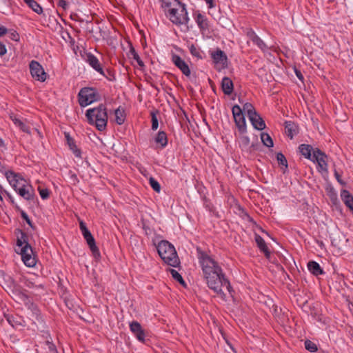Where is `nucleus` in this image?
<instances>
[{"label": "nucleus", "instance_id": "f257e3e1", "mask_svg": "<svg viewBox=\"0 0 353 353\" xmlns=\"http://www.w3.org/2000/svg\"><path fill=\"white\" fill-rule=\"evenodd\" d=\"M199 263L208 287L223 300L225 299L224 288L231 294L232 288L219 263L201 248H196Z\"/></svg>", "mask_w": 353, "mask_h": 353}, {"label": "nucleus", "instance_id": "f03ea898", "mask_svg": "<svg viewBox=\"0 0 353 353\" xmlns=\"http://www.w3.org/2000/svg\"><path fill=\"white\" fill-rule=\"evenodd\" d=\"M165 9V15L170 21L176 25L188 24L189 17L185 3L179 0H160Z\"/></svg>", "mask_w": 353, "mask_h": 353}, {"label": "nucleus", "instance_id": "7ed1b4c3", "mask_svg": "<svg viewBox=\"0 0 353 353\" xmlns=\"http://www.w3.org/2000/svg\"><path fill=\"white\" fill-rule=\"evenodd\" d=\"M85 117L88 123L94 125L99 131L106 129L108 116L105 105L101 103L97 108L87 110Z\"/></svg>", "mask_w": 353, "mask_h": 353}, {"label": "nucleus", "instance_id": "20e7f679", "mask_svg": "<svg viewBox=\"0 0 353 353\" xmlns=\"http://www.w3.org/2000/svg\"><path fill=\"white\" fill-rule=\"evenodd\" d=\"M158 254L165 263L172 267H178L180 260L174 247L168 241L163 240L157 245Z\"/></svg>", "mask_w": 353, "mask_h": 353}, {"label": "nucleus", "instance_id": "39448f33", "mask_svg": "<svg viewBox=\"0 0 353 353\" xmlns=\"http://www.w3.org/2000/svg\"><path fill=\"white\" fill-rule=\"evenodd\" d=\"M12 297L17 302L23 303L28 309L31 310L33 315L38 321H43L40 310L37 306L31 301L26 290L19 285H14L11 290Z\"/></svg>", "mask_w": 353, "mask_h": 353}, {"label": "nucleus", "instance_id": "423d86ee", "mask_svg": "<svg viewBox=\"0 0 353 353\" xmlns=\"http://www.w3.org/2000/svg\"><path fill=\"white\" fill-rule=\"evenodd\" d=\"M78 97L79 103L81 107H85L101 99V95L97 90L90 87L81 88L79 92Z\"/></svg>", "mask_w": 353, "mask_h": 353}, {"label": "nucleus", "instance_id": "0eeeda50", "mask_svg": "<svg viewBox=\"0 0 353 353\" xmlns=\"http://www.w3.org/2000/svg\"><path fill=\"white\" fill-rule=\"evenodd\" d=\"M310 161L316 164V169L321 174H327V156L325 152L310 146Z\"/></svg>", "mask_w": 353, "mask_h": 353}, {"label": "nucleus", "instance_id": "6e6552de", "mask_svg": "<svg viewBox=\"0 0 353 353\" xmlns=\"http://www.w3.org/2000/svg\"><path fill=\"white\" fill-rule=\"evenodd\" d=\"M234 120L241 134L246 132V123L242 109L239 105H234L232 109Z\"/></svg>", "mask_w": 353, "mask_h": 353}, {"label": "nucleus", "instance_id": "1a4fd4ad", "mask_svg": "<svg viewBox=\"0 0 353 353\" xmlns=\"http://www.w3.org/2000/svg\"><path fill=\"white\" fill-rule=\"evenodd\" d=\"M211 57L217 70L220 71L228 68V57L221 49L217 48L215 51L212 52Z\"/></svg>", "mask_w": 353, "mask_h": 353}, {"label": "nucleus", "instance_id": "9d476101", "mask_svg": "<svg viewBox=\"0 0 353 353\" xmlns=\"http://www.w3.org/2000/svg\"><path fill=\"white\" fill-rule=\"evenodd\" d=\"M30 74L34 79L44 82L47 79V74L42 65L37 61L32 60L29 64Z\"/></svg>", "mask_w": 353, "mask_h": 353}, {"label": "nucleus", "instance_id": "9b49d317", "mask_svg": "<svg viewBox=\"0 0 353 353\" xmlns=\"http://www.w3.org/2000/svg\"><path fill=\"white\" fill-rule=\"evenodd\" d=\"M22 261L28 267H34L37 263L36 256L30 245H24L20 250Z\"/></svg>", "mask_w": 353, "mask_h": 353}, {"label": "nucleus", "instance_id": "f8f14e48", "mask_svg": "<svg viewBox=\"0 0 353 353\" xmlns=\"http://www.w3.org/2000/svg\"><path fill=\"white\" fill-rule=\"evenodd\" d=\"M239 145L242 150L248 153H252L259 150L260 148V143L258 142L257 139L256 142L250 143V138L246 135H242L240 137Z\"/></svg>", "mask_w": 353, "mask_h": 353}, {"label": "nucleus", "instance_id": "ddd939ff", "mask_svg": "<svg viewBox=\"0 0 353 353\" xmlns=\"http://www.w3.org/2000/svg\"><path fill=\"white\" fill-rule=\"evenodd\" d=\"M6 176L15 191L27 183V181L23 178L12 171L6 172Z\"/></svg>", "mask_w": 353, "mask_h": 353}, {"label": "nucleus", "instance_id": "4468645a", "mask_svg": "<svg viewBox=\"0 0 353 353\" xmlns=\"http://www.w3.org/2000/svg\"><path fill=\"white\" fill-rule=\"evenodd\" d=\"M172 61L177 67L181 72L186 77H190L191 74L190 69L188 63L177 54H173L172 56Z\"/></svg>", "mask_w": 353, "mask_h": 353}, {"label": "nucleus", "instance_id": "2eb2a0df", "mask_svg": "<svg viewBox=\"0 0 353 353\" xmlns=\"http://www.w3.org/2000/svg\"><path fill=\"white\" fill-rule=\"evenodd\" d=\"M245 34L247 37L256 44L261 50L265 51L268 50V46L255 33L252 28H246Z\"/></svg>", "mask_w": 353, "mask_h": 353}, {"label": "nucleus", "instance_id": "dca6fc26", "mask_svg": "<svg viewBox=\"0 0 353 353\" xmlns=\"http://www.w3.org/2000/svg\"><path fill=\"white\" fill-rule=\"evenodd\" d=\"M85 61L98 73H103V66L98 58L93 54L88 52L85 54Z\"/></svg>", "mask_w": 353, "mask_h": 353}, {"label": "nucleus", "instance_id": "f3484780", "mask_svg": "<svg viewBox=\"0 0 353 353\" xmlns=\"http://www.w3.org/2000/svg\"><path fill=\"white\" fill-rule=\"evenodd\" d=\"M130 329L139 341L144 342L145 337V332L139 322L132 321L130 323Z\"/></svg>", "mask_w": 353, "mask_h": 353}, {"label": "nucleus", "instance_id": "a211bd4d", "mask_svg": "<svg viewBox=\"0 0 353 353\" xmlns=\"http://www.w3.org/2000/svg\"><path fill=\"white\" fill-rule=\"evenodd\" d=\"M16 192L26 200L30 201L34 199V191L31 185L26 184L23 187L18 188Z\"/></svg>", "mask_w": 353, "mask_h": 353}, {"label": "nucleus", "instance_id": "6ab92c4d", "mask_svg": "<svg viewBox=\"0 0 353 353\" xmlns=\"http://www.w3.org/2000/svg\"><path fill=\"white\" fill-rule=\"evenodd\" d=\"M248 118L254 128L258 130H262L265 128L264 120L257 112L254 113L253 115H249Z\"/></svg>", "mask_w": 353, "mask_h": 353}, {"label": "nucleus", "instance_id": "aec40b11", "mask_svg": "<svg viewBox=\"0 0 353 353\" xmlns=\"http://www.w3.org/2000/svg\"><path fill=\"white\" fill-rule=\"evenodd\" d=\"M221 89L226 95H230L234 90V84L230 78L224 77L221 81Z\"/></svg>", "mask_w": 353, "mask_h": 353}, {"label": "nucleus", "instance_id": "412c9836", "mask_svg": "<svg viewBox=\"0 0 353 353\" xmlns=\"http://www.w3.org/2000/svg\"><path fill=\"white\" fill-rule=\"evenodd\" d=\"M285 132L291 139L298 133L297 125L291 121L285 122Z\"/></svg>", "mask_w": 353, "mask_h": 353}, {"label": "nucleus", "instance_id": "4be33fe9", "mask_svg": "<svg viewBox=\"0 0 353 353\" xmlns=\"http://www.w3.org/2000/svg\"><path fill=\"white\" fill-rule=\"evenodd\" d=\"M67 144L69 146L70 149L72 151L73 154L77 157H81V150L77 148L76 145L75 141L73 138H72L68 132L64 133Z\"/></svg>", "mask_w": 353, "mask_h": 353}, {"label": "nucleus", "instance_id": "5701e85b", "mask_svg": "<svg viewBox=\"0 0 353 353\" xmlns=\"http://www.w3.org/2000/svg\"><path fill=\"white\" fill-rule=\"evenodd\" d=\"M255 241H256L259 250L265 254V256L267 258H270V252L269 251V249H268L264 239L259 234H255Z\"/></svg>", "mask_w": 353, "mask_h": 353}, {"label": "nucleus", "instance_id": "b1692460", "mask_svg": "<svg viewBox=\"0 0 353 353\" xmlns=\"http://www.w3.org/2000/svg\"><path fill=\"white\" fill-rule=\"evenodd\" d=\"M341 197L346 206L353 211V196L350 192L346 190H342Z\"/></svg>", "mask_w": 353, "mask_h": 353}, {"label": "nucleus", "instance_id": "393cba45", "mask_svg": "<svg viewBox=\"0 0 353 353\" xmlns=\"http://www.w3.org/2000/svg\"><path fill=\"white\" fill-rule=\"evenodd\" d=\"M17 245L21 248L24 245H30L28 243V237L27 234L21 230H18Z\"/></svg>", "mask_w": 353, "mask_h": 353}, {"label": "nucleus", "instance_id": "a878e982", "mask_svg": "<svg viewBox=\"0 0 353 353\" xmlns=\"http://www.w3.org/2000/svg\"><path fill=\"white\" fill-rule=\"evenodd\" d=\"M157 144H159L161 148H164L168 144L167 134L164 131H159L154 138Z\"/></svg>", "mask_w": 353, "mask_h": 353}, {"label": "nucleus", "instance_id": "bb28decb", "mask_svg": "<svg viewBox=\"0 0 353 353\" xmlns=\"http://www.w3.org/2000/svg\"><path fill=\"white\" fill-rule=\"evenodd\" d=\"M85 240L94 258H99L101 256L99 248L96 245L95 240L93 236H90V238H88Z\"/></svg>", "mask_w": 353, "mask_h": 353}, {"label": "nucleus", "instance_id": "cd10ccee", "mask_svg": "<svg viewBox=\"0 0 353 353\" xmlns=\"http://www.w3.org/2000/svg\"><path fill=\"white\" fill-rule=\"evenodd\" d=\"M195 21L201 30L208 29V19L202 14L198 13L195 17Z\"/></svg>", "mask_w": 353, "mask_h": 353}, {"label": "nucleus", "instance_id": "c85d7f7f", "mask_svg": "<svg viewBox=\"0 0 353 353\" xmlns=\"http://www.w3.org/2000/svg\"><path fill=\"white\" fill-rule=\"evenodd\" d=\"M310 273L317 276L324 274L325 272L317 262L310 261Z\"/></svg>", "mask_w": 353, "mask_h": 353}, {"label": "nucleus", "instance_id": "c756f323", "mask_svg": "<svg viewBox=\"0 0 353 353\" xmlns=\"http://www.w3.org/2000/svg\"><path fill=\"white\" fill-rule=\"evenodd\" d=\"M23 1L37 14H41L43 13L42 7L34 0H23Z\"/></svg>", "mask_w": 353, "mask_h": 353}, {"label": "nucleus", "instance_id": "7c9ffc66", "mask_svg": "<svg viewBox=\"0 0 353 353\" xmlns=\"http://www.w3.org/2000/svg\"><path fill=\"white\" fill-rule=\"evenodd\" d=\"M115 114V122L118 125H122L125 119V112L123 109H121L120 107H119L117 109L114 111Z\"/></svg>", "mask_w": 353, "mask_h": 353}, {"label": "nucleus", "instance_id": "2f4dec72", "mask_svg": "<svg viewBox=\"0 0 353 353\" xmlns=\"http://www.w3.org/2000/svg\"><path fill=\"white\" fill-rule=\"evenodd\" d=\"M10 119L12 122L18 126L23 132L29 133V128L19 119H18L15 115L11 114L10 116Z\"/></svg>", "mask_w": 353, "mask_h": 353}, {"label": "nucleus", "instance_id": "473e14b6", "mask_svg": "<svg viewBox=\"0 0 353 353\" xmlns=\"http://www.w3.org/2000/svg\"><path fill=\"white\" fill-rule=\"evenodd\" d=\"M99 74L110 81H114L116 80L115 72L114 70L110 68H108L105 70L103 68V73Z\"/></svg>", "mask_w": 353, "mask_h": 353}, {"label": "nucleus", "instance_id": "72a5a7b5", "mask_svg": "<svg viewBox=\"0 0 353 353\" xmlns=\"http://www.w3.org/2000/svg\"><path fill=\"white\" fill-rule=\"evenodd\" d=\"M170 274H172V278L178 281L180 284H181L183 287H186V283L183 280L182 276L175 270L169 269Z\"/></svg>", "mask_w": 353, "mask_h": 353}, {"label": "nucleus", "instance_id": "f704fd0d", "mask_svg": "<svg viewBox=\"0 0 353 353\" xmlns=\"http://www.w3.org/2000/svg\"><path fill=\"white\" fill-rule=\"evenodd\" d=\"M261 139L264 145L268 148L273 147V141L268 134L264 132L261 133Z\"/></svg>", "mask_w": 353, "mask_h": 353}, {"label": "nucleus", "instance_id": "c9c22d12", "mask_svg": "<svg viewBox=\"0 0 353 353\" xmlns=\"http://www.w3.org/2000/svg\"><path fill=\"white\" fill-rule=\"evenodd\" d=\"M129 54L130 55H132V58L136 60V61L137 62L138 65L140 66V67H144L145 65H144V63L143 61L141 59L139 55L138 54V53L136 52L135 49L134 48L133 46H130V51H129Z\"/></svg>", "mask_w": 353, "mask_h": 353}, {"label": "nucleus", "instance_id": "e433bc0d", "mask_svg": "<svg viewBox=\"0 0 353 353\" xmlns=\"http://www.w3.org/2000/svg\"><path fill=\"white\" fill-rule=\"evenodd\" d=\"M6 319L12 327H14L15 325H22V319H21V317L14 316L12 315H8L6 316Z\"/></svg>", "mask_w": 353, "mask_h": 353}, {"label": "nucleus", "instance_id": "4c0bfd02", "mask_svg": "<svg viewBox=\"0 0 353 353\" xmlns=\"http://www.w3.org/2000/svg\"><path fill=\"white\" fill-rule=\"evenodd\" d=\"M243 110L247 112L248 117H249V115H253L256 112L254 107L250 103H245L243 107L242 111Z\"/></svg>", "mask_w": 353, "mask_h": 353}, {"label": "nucleus", "instance_id": "58836bf2", "mask_svg": "<svg viewBox=\"0 0 353 353\" xmlns=\"http://www.w3.org/2000/svg\"><path fill=\"white\" fill-rule=\"evenodd\" d=\"M299 152L305 159H309V145L308 144L300 145L299 147Z\"/></svg>", "mask_w": 353, "mask_h": 353}, {"label": "nucleus", "instance_id": "ea45409f", "mask_svg": "<svg viewBox=\"0 0 353 353\" xmlns=\"http://www.w3.org/2000/svg\"><path fill=\"white\" fill-rule=\"evenodd\" d=\"M24 285L26 287L28 288H41L42 290L44 289L43 285L42 284H36L34 282L31 281L29 279H24Z\"/></svg>", "mask_w": 353, "mask_h": 353}, {"label": "nucleus", "instance_id": "a19ab883", "mask_svg": "<svg viewBox=\"0 0 353 353\" xmlns=\"http://www.w3.org/2000/svg\"><path fill=\"white\" fill-rule=\"evenodd\" d=\"M158 111H152L150 113L151 115V120H152V130H156L158 128L159 126V121L157 117V114L158 113Z\"/></svg>", "mask_w": 353, "mask_h": 353}, {"label": "nucleus", "instance_id": "79ce46f5", "mask_svg": "<svg viewBox=\"0 0 353 353\" xmlns=\"http://www.w3.org/2000/svg\"><path fill=\"white\" fill-rule=\"evenodd\" d=\"M276 159L279 164L285 166V168H288V161L283 153L278 152L276 154Z\"/></svg>", "mask_w": 353, "mask_h": 353}, {"label": "nucleus", "instance_id": "37998d69", "mask_svg": "<svg viewBox=\"0 0 353 353\" xmlns=\"http://www.w3.org/2000/svg\"><path fill=\"white\" fill-rule=\"evenodd\" d=\"M190 52L193 57L199 59L202 58L200 49L193 44L190 47Z\"/></svg>", "mask_w": 353, "mask_h": 353}, {"label": "nucleus", "instance_id": "c03bdc74", "mask_svg": "<svg viewBox=\"0 0 353 353\" xmlns=\"http://www.w3.org/2000/svg\"><path fill=\"white\" fill-rule=\"evenodd\" d=\"M149 183L155 192H160L161 185H160L159 183L157 180H155L153 177L150 178Z\"/></svg>", "mask_w": 353, "mask_h": 353}, {"label": "nucleus", "instance_id": "a18cd8bd", "mask_svg": "<svg viewBox=\"0 0 353 353\" xmlns=\"http://www.w3.org/2000/svg\"><path fill=\"white\" fill-rule=\"evenodd\" d=\"M46 345L48 347V353H58L55 345L52 341L47 340L46 341Z\"/></svg>", "mask_w": 353, "mask_h": 353}, {"label": "nucleus", "instance_id": "49530a36", "mask_svg": "<svg viewBox=\"0 0 353 353\" xmlns=\"http://www.w3.org/2000/svg\"><path fill=\"white\" fill-rule=\"evenodd\" d=\"M9 34V38L13 41H19L20 37L18 32L14 30H8V32Z\"/></svg>", "mask_w": 353, "mask_h": 353}, {"label": "nucleus", "instance_id": "de8ad7c7", "mask_svg": "<svg viewBox=\"0 0 353 353\" xmlns=\"http://www.w3.org/2000/svg\"><path fill=\"white\" fill-rule=\"evenodd\" d=\"M39 194L43 199H47L50 196V191L47 188H39Z\"/></svg>", "mask_w": 353, "mask_h": 353}, {"label": "nucleus", "instance_id": "09e8293b", "mask_svg": "<svg viewBox=\"0 0 353 353\" xmlns=\"http://www.w3.org/2000/svg\"><path fill=\"white\" fill-rule=\"evenodd\" d=\"M21 216L26 221V222L32 228H34L32 221L30 219L28 215L23 210H21Z\"/></svg>", "mask_w": 353, "mask_h": 353}, {"label": "nucleus", "instance_id": "8fccbe9b", "mask_svg": "<svg viewBox=\"0 0 353 353\" xmlns=\"http://www.w3.org/2000/svg\"><path fill=\"white\" fill-rule=\"evenodd\" d=\"M57 6L62 8L63 10H66L69 7V3L65 0H59Z\"/></svg>", "mask_w": 353, "mask_h": 353}, {"label": "nucleus", "instance_id": "3c124183", "mask_svg": "<svg viewBox=\"0 0 353 353\" xmlns=\"http://www.w3.org/2000/svg\"><path fill=\"white\" fill-rule=\"evenodd\" d=\"M79 228H80V230H81L82 234L89 231V230L86 227L85 223L82 221H81L79 223Z\"/></svg>", "mask_w": 353, "mask_h": 353}, {"label": "nucleus", "instance_id": "603ef678", "mask_svg": "<svg viewBox=\"0 0 353 353\" xmlns=\"http://www.w3.org/2000/svg\"><path fill=\"white\" fill-rule=\"evenodd\" d=\"M6 52L7 50L6 46L3 43L0 42V56L2 57L5 55Z\"/></svg>", "mask_w": 353, "mask_h": 353}, {"label": "nucleus", "instance_id": "864d4df0", "mask_svg": "<svg viewBox=\"0 0 353 353\" xmlns=\"http://www.w3.org/2000/svg\"><path fill=\"white\" fill-rule=\"evenodd\" d=\"M8 30L3 26H0V37L7 34Z\"/></svg>", "mask_w": 353, "mask_h": 353}, {"label": "nucleus", "instance_id": "5fc2aeb1", "mask_svg": "<svg viewBox=\"0 0 353 353\" xmlns=\"http://www.w3.org/2000/svg\"><path fill=\"white\" fill-rule=\"evenodd\" d=\"M334 176L339 183H340L341 184H343V185L345 184V183L342 181V179L341 178V175L339 174V172L336 170L334 171Z\"/></svg>", "mask_w": 353, "mask_h": 353}, {"label": "nucleus", "instance_id": "6e6d98bb", "mask_svg": "<svg viewBox=\"0 0 353 353\" xmlns=\"http://www.w3.org/2000/svg\"><path fill=\"white\" fill-rule=\"evenodd\" d=\"M318 350L317 345L315 343L310 342V352H315Z\"/></svg>", "mask_w": 353, "mask_h": 353}, {"label": "nucleus", "instance_id": "4d7b16f0", "mask_svg": "<svg viewBox=\"0 0 353 353\" xmlns=\"http://www.w3.org/2000/svg\"><path fill=\"white\" fill-rule=\"evenodd\" d=\"M206 3L208 5L209 8H212L214 7V1L213 0H204Z\"/></svg>", "mask_w": 353, "mask_h": 353}, {"label": "nucleus", "instance_id": "13d9d810", "mask_svg": "<svg viewBox=\"0 0 353 353\" xmlns=\"http://www.w3.org/2000/svg\"><path fill=\"white\" fill-rule=\"evenodd\" d=\"M71 180L73 181V183L75 184L79 182V179L77 176L75 174L71 175Z\"/></svg>", "mask_w": 353, "mask_h": 353}, {"label": "nucleus", "instance_id": "bf43d9fd", "mask_svg": "<svg viewBox=\"0 0 353 353\" xmlns=\"http://www.w3.org/2000/svg\"><path fill=\"white\" fill-rule=\"evenodd\" d=\"M83 234V236L85 239H87L88 238H90V236H92L91 232H90V230L86 232H85V233H83V234Z\"/></svg>", "mask_w": 353, "mask_h": 353}, {"label": "nucleus", "instance_id": "052dcab7", "mask_svg": "<svg viewBox=\"0 0 353 353\" xmlns=\"http://www.w3.org/2000/svg\"><path fill=\"white\" fill-rule=\"evenodd\" d=\"M296 75L300 80H303V76L300 71L296 70Z\"/></svg>", "mask_w": 353, "mask_h": 353}, {"label": "nucleus", "instance_id": "680f3d73", "mask_svg": "<svg viewBox=\"0 0 353 353\" xmlns=\"http://www.w3.org/2000/svg\"><path fill=\"white\" fill-rule=\"evenodd\" d=\"M304 345H305V347L307 350H309V347H310V345H309V340H305V343H304Z\"/></svg>", "mask_w": 353, "mask_h": 353}, {"label": "nucleus", "instance_id": "e2e57ef3", "mask_svg": "<svg viewBox=\"0 0 353 353\" xmlns=\"http://www.w3.org/2000/svg\"><path fill=\"white\" fill-rule=\"evenodd\" d=\"M181 8L179 6H177L176 16H179V13H181Z\"/></svg>", "mask_w": 353, "mask_h": 353}, {"label": "nucleus", "instance_id": "0e129e2a", "mask_svg": "<svg viewBox=\"0 0 353 353\" xmlns=\"http://www.w3.org/2000/svg\"><path fill=\"white\" fill-rule=\"evenodd\" d=\"M0 146L1 147L5 146L4 141H3V139L1 138H0Z\"/></svg>", "mask_w": 353, "mask_h": 353}, {"label": "nucleus", "instance_id": "69168bd1", "mask_svg": "<svg viewBox=\"0 0 353 353\" xmlns=\"http://www.w3.org/2000/svg\"><path fill=\"white\" fill-rule=\"evenodd\" d=\"M307 267L309 269V262L307 263Z\"/></svg>", "mask_w": 353, "mask_h": 353}]
</instances>
